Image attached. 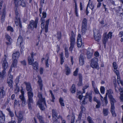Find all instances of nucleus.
I'll return each mask as SVG.
<instances>
[{
    "label": "nucleus",
    "instance_id": "4be33fe9",
    "mask_svg": "<svg viewBox=\"0 0 123 123\" xmlns=\"http://www.w3.org/2000/svg\"><path fill=\"white\" fill-rule=\"evenodd\" d=\"M45 59V62L46 66L47 67H48L49 66V54H47L46 55Z\"/></svg>",
    "mask_w": 123,
    "mask_h": 123
},
{
    "label": "nucleus",
    "instance_id": "393cba45",
    "mask_svg": "<svg viewBox=\"0 0 123 123\" xmlns=\"http://www.w3.org/2000/svg\"><path fill=\"white\" fill-rule=\"evenodd\" d=\"M24 83L26 86V89L27 91H31V88L30 84L29 83L26 82H24Z\"/></svg>",
    "mask_w": 123,
    "mask_h": 123
},
{
    "label": "nucleus",
    "instance_id": "f257e3e1",
    "mask_svg": "<svg viewBox=\"0 0 123 123\" xmlns=\"http://www.w3.org/2000/svg\"><path fill=\"white\" fill-rule=\"evenodd\" d=\"M107 92L106 93V95L108 94V97L110 99L111 103V111L113 116L114 117L116 116V114L115 113L114 110V103L116 101L111 95V94L113 93L112 90L110 89L109 90H107Z\"/></svg>",
    "mask_w": 123,
    "mask_h": 123
},
{
    "label": "nucleus",
    "instance_id": "864d4df0",
    "mask_svg": "<svg viewBox=\"0 0 123 123\" xmlns=\"http://www.w3.org/2000/svg\"><path fill=\"white\" fill-rule=\"evenodd\" d=\"M77 45L78 47H80L82 45V42L77 41Z\"/></svg>",
    "mask_w": 123,
    "mask_h": 123
},
{
    "label": "nucleus",
    "instance_id": "7c9ffc66",
    "mask_svg": "<svg viewBox=\"0 0 123 123\" xmlns=\"http://www.w3.org/2000/svg\"><path fill=\"white\" fill-rule=\"evenodd\" d=\"M71 36L70 38V42H75V37L74 34L73 32L71 33Z\"/></svg>",
    "mask_w": 123,
    "mask_h": 123
},
{
    "label": "nucleus",
    "instance_id": "f3484780",
    "mask_svg": "<svg viewBox=\"0 0 123 123\" xmlns=\"http://www.w3.org/2000/svg\"><path fill=\"white\" fill-rule=\"evenodd\" d=\"M16 19L15 20V24L17 26H19L21 28H22V26L21 25V22L20 21V19L19 17L17 18L16 17Z\"/></svg>",
    "mask_w": 123,
    "mask_h": 123
},
{
    "label": "nucleus",
    "instance_id": "58836bf2",
    "mask_svg": "<svg viewBox=\"0 0 123 123\" xmlns=\"http://www.w3.org/2000/svg\"><path fill=\"white\" fill-rule=\"evenodd\" d=\"M103 113L105 116H107L108 114V110L107 109H104L103 110Z\"/></svg>",
    "mask_w": 123,
    "mask_h": 123
},
{
    "label": "nucleus",
    "instance_id": "69168bd1",
    "mask_svg": "<svg viewBox=\"0 0 123 123\" xmlns=\"http://www.w3.org/2000/svg\"><path fill=\"white\" fill-rule=\"evenodd\" d=\"M75 117L74 115L72 117V120L71 123H74V119Z\"/></svg>",
    "mask_w": 123,
    "mask_h": 123
},
{
    "label": "nucleus",
    "instance_id": "20e7f679",
    "mask_svg": "<svg viewBox=\"0 0 123 123\" xmlns=\"http://www.w3.org/2000/svg\"><path fill=\"white\" fill-rule=\"evenodd\" d=\"M38 97L39 100L38 101L37 105H39L40 108L42 110H43L45 109L44 106H46L45 98H43L41 93H39Z\"/></svg>",
    "mask_w": 123,
    "mask_h": 123
},
{
    "label": "nucleus",
    "instance_id": "37998d69",
    "mask_svg": "<svg viewBox=\"0 0 123 123\" xmlns=\"http://www.w3.org/2000/svg\"><path fill=\"white\" fill-rule=\"evenodd\" d=\"M82 41L81 35L80 34H79L77 37V41L82 42Z\"/></svg>",
    "mask_w": 123,
    "mask_h": 123
},
{
    "label": "nucleus",
    "instance_id": "338daca9",
    "mask_svg": "<svg viewBox=\"0 0 123 123\" xmlns=\"http://www.w3.org/2000/svg\"><path fill=\"white\" fill-rule=\"evenodd\" d=\"M39 70L40 74H42L43 72V68L41 67L40 68Z\"/></svg>",
    "mask_w": 123,
    "mask_h": 123
},
{
    "label": "nucleus",
    "instance_id": "6ab92c4d",
    "mask_svg": "<svg viewBox=\"0 0 123 123\" xmlns=\"http://www.w3.org/2000/svg\"><path fill=\"white\" fill-rule=\"evenodd\" d=\"M65 74L66 75H68L71 72L70 68L67 64L65 65Z\"/></svg>",
    "mask_w": 123,
    "mask_h": 123
},
{
    "label": "nucleus",
    "instance_id": "4c0bfd02",
    "mask_svg": "<svg viewBox=\"0 0 123 123\" xmlns=\"http://www.w3.org/2000/svg\"><path fill=\"white\" fill-rule=\"evenodd\" d=\"M57 118L58 119H61L62 121V123H66V121L65 120L63 119L61 116L60 115L58 116V117H57Z\"/></svg>",
    "mask_w": 123,
    "mask_h": 123
},
{
    "label": "nucleus",
    "instance_id": "473e14b6",
    "mask_svg": "<svg viewBox=\"0 0 123 123\" xmlns=\"http://www.w3.org/2000/svg\"><path fill=\"white\" fill-rule=\"evenodd\" d=\"M75 5V11L76 16L77 17L78 16V9L77 5L76 2L75 1H74Z\"/></svg>",
    "mask_w": 123,
    "mask_h": 123
},
{
    "label": "nucleus",
    "instance_id": "c9c22d12",
    "mask_svg": "<svg viewBox=\"0 0 123 123\" xmlns=\"http://www.w3.org/2000/svg\"><path fill=\"white\" fill-rule=\"evenodd\" d=\"M59 102L61 106H64V104L63 102V100L62 98H59Z\"/></svg>",
    "mask_w": 123,
    "mask_h": 123
},
{
    "label": "nucleus",
    "instance_id": "3c124183",
    "mask_svg": "<svg viewBox=\"0 0 123 123\" xmlns=\"http://www.w3.org/2000/svg\"><path fill=\"white\" fill-rule=\"evenodd\" d=\"M8 111L9 112V114L11 117H13L14 116V115L12 111H10V109H8Z\"/></svg>",
    "mask_w": 123,
    "mask_h": 123
},
{
    "label": "nucleus",
    "instance_id": "49530a36",
    "mask_svg": "<svg viewBox=\"0 0 123 123\" xmlns=\"http://www.w3.org/2000/svg\"><path fill=\"white\" fill-rule=\"evenodd\" d=\"M22 101V106H25L27 104V103L26 99L21 101Z\"/></svg>",
    "mask_w": 123,
    "mask_h": 123
},
{
    "label": "nucleus",
    "instance_id": "a211bd4d",
    "mask_svg": "<svg viewBox=\"0 0 123 123\" xmlns=\"http://www.w3.org/2000/svg\"><path fill=\"white\" fill-rule=\"evenodd\" d=\"M5 6H4V8L2 10V15L1 16V22L2 23H3L4 21V18L5 16Z\"/></svg>",
    "mask_w": 123,
    "mask_h": 123
},
{
    "label": "nucleus",
    "instance_id": "5701e85b",
    "mask_svg": "<svg viewBox=\"0 0 123 123\" xmlns=\"http://www.w3.org/2000/svg\"><path fill=\"white\" fill-rule=\"evenodd\" d=\"M23 42V38L21 36H19L17 39V45L18 46H20Z\"/></svg>",
    "mask_w": 123,
    "mask_h": 123
},
{
    "label": "nucleus",
    "instance_id": "774afa93",
    "mask_svg": "<svg viewBox=\"0 0 123 123\" xmlns=\"http://www.w3.org/2000/svg\"><path fill=\"white\" fill-rule=\"evenodd\" d=\"M119 35L120 37H122L123 36V31H120L119 33Z\"/></svg>",
    "mask_w": 123,
    "mask_h": 123
},
{
    "label": "nucleus",
    "instance_id": "bb28decb",
    "mask_svg": "<svg viewBox=\"0 0 123 123\" xmlns=\"http://www.w3.org/2000/svg\"><path fill=\"white\" fill-rule=\"evenodd\" d=\"M21 94L19 95V97L21 101L25 99V98L24 96V92L23 89H22L21 90Z\"/></svg>",
    "mask_w": 123,
    "mask_h": 123
},
{
    "label": "nucleus",
    "instance_id": "4d7b16f0",
    "mask_svg": "<svg viewBox=\"0 0 123 123\" xmlns=\"http://www.w3.org/2000/svg\"><path fill=\"white\" fill-rule=\"evenodd\" d=\"M15 14L16 15V17L17 18L18 17H19V14L18 13V12L17 10V9L16 8V9L15 10Z\"/></svg>",
    "mask_w": 123,
    "mask_h": 123
},
{
    "label": "nucleus",
    "instance_id": "e2e57ef3",
    "mask_svg": "<svg viewBox=\"0 0 123 123\" xmlns=\"http://www.w3.org/2000/svg\"><path fill=\"white\" fill-rule=\"evenodd\" d=\"M97 104L96 105V107L97 108H98L100 107L101 105V103L100 101L98 102H97Z\"/></svg>",
    "mask_w": 123,
    "mask_h": 123
},
{
    "label": "nucleus",
    "instance_id": "a878e982",
    "mask_svg": "<svg viewBox=\"0 0 123 123\" xmlns=\"http://www.w3.org/2000/svg\"><path fill=\"white\" fill-rule=\"evenodd\" d=\"M3 88L4 87L3 86L0 88L1 90L0 92V99L1 98L3 97L5 95V92L3 89Z\"/></svg>",
    "mask_w": 123,
    "mask_h": 123
},
{
    "label": "nucleus",
    "instance_id": "de8ad7c7",
    "mask_svg": "<svg viewBox=\"0 0 123 123\" xmlns=\"http://www.w3.org/2000/svg\"><path fill=\"white\" fill-rule=\"evenodd\" d=\"M100 91L101 93L104 94L105 93V88L103 86H101L100 88Z\"/></svg>",
    "mask_w": 123,
    "mask_h": 123
},
{
    "label": "nucleus",
    "instance_id": "412c9836",
    "mask_svg": "<svg viewBox=\"0 0 123 123\" xmlns=\"http://www.w3.org/2000/svg\"><path fill=\"white\" fill-rule=\"evenodd\" d=\"M19 52H17L14 53L12 55L13 60H17L19 55Z\"/></svg>",
    "mask_w": 123,
    "mask_h": 123
},
{
    "label": "nucleus",
    "instance_id": "8fccbe9b",
    "mask_svg": "<svg viewBox=\"0 0 123 123\" xmlns=\"http://www.w3.org/2000/svg\"><path fill=\"white\" fill-rule=\"evenodd\" d=\"M113 67L114 70L117 69L118 67L116 64V63L115 62H114L113 63Z\"/></svg>",
    "mask_w": 123,
    "mask_h": 123
},
{
    "label": "nucleus",
    "instance_id": "dca6fc26",
    "mask_svg": "<svg viewBox=\"0 0 123 123\" xmlns=\"http://www.w3.org/2000/svg\"><path fill=\"white\" fill-rule=\"evenodd\" d=\"M5 37L6 39L9 42H6V44L8 45H11L12 42V39L10 36L8 34H6L5 35Z\"/></svg>",
    "mask_w": 123,
    "mask_h": 123
},
{
    "label": "nucleus",
    "instance_id": "7ed1b4c3",
    "mask_svg": "<svg viewBox=\"0 0 123 123\" xmlns=\"http://www.w3.org/2000/svg\"><path fill=\"white\" fill-rule=\"evenodd\" d=\"M6 56L5 55L4 58L2 59L1 63L3 68L4 69L1 72H0V80H2L4 77L6 73L5 69L7 68L8 67V63L6 60Z\"/></svg>",
    "mask_w": 123,
    "mask_h": 123
},
{
    "label": "nucleus",
    "instance_id": "6e6d98bb",
    "mask_svg": "<svg viewBox=\"0 0 123 123\" xmlns=\"http://www.w3.org/2000/svg\"><path fill=\"white\" fill-rule=\"evenodd\" d=\"M7 30L8 31H10L12 32L13 31L12 28L10 26H8L7 27Z\"/></svg>",
    "mask_w": 123,
    "mask_h": 123
},
{
    "label": "nucleus",
    "instance_id": "bf43d9fd",
    "mask_svg": "<svg viewBox=\"0 0 123 123\" xmlns=\"http://www.w3.org/2000/svg\"><path fill=\"white\" fill-rule=\"evenodd\" d=\"M14 104L15 106L18 104L19 106L20 105V104H19V102L16 99H15L14 100Z\"/></svg>",
    "mask_w": 123,
    "mask_h": 123
},
{
    "label": "nucleus",
    "instance_id": "72a5a7b5",
    "mask_svg": "<svg viewBox=\"0 0 123 123\" xmlns=\"http://www.w3.org/2000/svg\"><path fill=\"white\" fill-rule=\"evenodd\" d=\"M13 62L12 64L11 67L14 68L16 67V65L17 62V60H13Z\"/></svg>",
    "mask_w": 123,
    "mask_h": 123
},
{
    "label": "nucleus",
    "instance_id": "2f4dec72",
    "mask_svg": "<svg viewBox=\"0 0 123 123\" xmlns=\"http://www.w3.org/2000/svg\"><path fill=\"white\" fill-rule=\"evenodd\" d=\"M65 53L66 57L68 58L69 56V53L67 48L66 47L65 49Z\"/></svg>",
    "mask_w": 123,
    "mask_h": 123
},
{
    "label": "nucleus",
    "instance_id": "aec40b11",
    "mask_svg": "<svg viewBox=\"0 0 123 123\" xmlns=\"http://www.w3.org/2000/svg\"><path fill=\"white\" fill-rule=\"evenodd\" d=\"M93 52L91 49L88 50L87 51L86 55L88 58L90 59L92 56Z\"/></svg>",
    "mask_w": 123,
    "mask_h": 123
},
{
    "label": "nucleus",
    "instance_id": "79ce46f5",
    "mask_svg": "<svg viewBox=\"0 0 123 123\" xmlns=\"http://www.w3.org/2000/svg\"><path fill=\"white\" fill-rule=\"evenodd\" d=\"M87 120L89 123H94L92 118L90 116H88L87 117Z\"/></svg>",
    "mask_w": 123,
    "mask_h": 123
},
{
    "label": "nucleus",
    "instance_id": "e433bc0d",
    "mask_svg": "<svg viewBox=\"0 0 123 123\" xmlns=\"http://www.w3.org/2000/svg\"><path fill=\"white\" fill-rule=\"evenodd\" d=\"M57 35L58 40H59L61 39V38L62 34L61 32L60 31L58 32Z\"/></svg>",
    "mask_w": 123,
    "mask_h": 123
},
{
    "label": "nucleus",
    "instance_id": "1a4fd4ad",
    "mask_svg": "<svg viewBox=\"0 0 123 123\" xmlns=\"http://www.w3.org/2000/svg\"><path fill=\"white\" fill-rule=\"evenodd\" d=\"M14 1L16 5L21 6L23 7H25L27 4L26 0H14Z\"/></svg>",
    "mask_w": 123,
    "mask_h": 123
},
{
    "label": "nucleus",
    "instance_id": "0eeeda50",
    "mask_svg": "<svg viewBox=\"0 0 123 123\" xmlns=\"http://www.w3.org/2000/svg\"><path fill=\"white\" fill-rule=\"evenodd\" d=\"M38 18H36L34 22L33 20L31 21L28 26V28L32 29H33L34 28H36L37 27V24L38 23Z\"/></svg>",
    "mask_w": 123,
    "mask_h": 123
},
{
    "label": "nucleus",
    "instance_id": "39448f33",
    "mask_svg": "<svg viewBox=\"0 0 123 123\" xmlns=\"http://www.w3.org/2000/svg\"><path fill=\"white\" fill-rule=\"evenodd\" d=\"M28 96V99L27 100V103L29 108L30 109H31V105L33 103V94L31 91H29L27 93Z\"/></svg>",
    "mask_w": 123,
    "mask_h": 123
},
{
    "label": "nucleus",
    "instance_id": "13d9d810",
    "mask_svg": "<svg viewBox=\"0 0 123 123\" xmlns=\"http://www.w3.org/2000/svg\"><path fill=\"white\" fill-rule=\"evenodd\" d=\"M113 71L116 73L117 76L119 75V71L117 70V69L114 70Z\"/></svg>",
    "mask_w": 123,
    "mask_h": 123
},
{
    "label": "nucleus",
    "instance_id": "ea45409f",
    "mask_svg": "<svg viewBox=\"0 0 123 123\" xmlns=\"http://www.w3.org/2000/svg\"><path fill=\"white\" fill-rule=\"evenodd\" d=\"M70 46L69 48V50L72 51V49L74 47V44L75 42H70Z\"/></svg>",
    "mask_w": 123,
    "mask_h": 123
},
{
    "label": "nucleus",
    "instance_id": "680f3d73",
    "mask_svg": "<svg viewBox=\"0 0 123 123\" xmlns=\"http://www.w3.org/2000/svg\"><path fill=\"white\" fill-rule=\"evenodd\" d=\"M80 109H81V112H83L85 111V108L83 106H81Z\"/></svg>",
    "mask_w": 123,
    "mask_h": 123
},
{
    "label": "nucleus",
    "instance_id": "c03bdc74",
    "mask_svg": "<svg viewBox=\"0 0 123 123\" xmlns=\"http://www.w3.org/2000/svg\"><path fill=\"white\" fill-rule=\"evenodd\" d=\"M89 87V85L88 84L84 86L82 88L83 93H85V90L86 89Z\"/></svg>",
    "mask_w": 123,
    "mask_h": 123
},
{
    "label": "nucleus",
    "instance_id": "ddd939ff",
    "mask_svg": "<svg viewBox=\"0 0 123 123\" xmlns=\"http://www.w3.org/2000/svg\"><path fill=\"white\" fill-rule=\"evenodd\" d=\"M88 96H87V95L85 96H83L81 94L79 95L78 98L80 99V100H81L82 98H83L84 100L82 101V104H85L87 103V102L86 101V99H87Z\"/></svg>",
    "mask_w": 123,
    "mask_h": 123
},
{
    "label": "nucleus",
    "instance_id": "f704fd0d",
    "mask_svg": "<svg viewBox=\"0 0 123 123\" xmlns=\"http://www.w3.org/2000/svg\"><path fill=\"white\" fill-rule=\"evenodd\" d=\"M87 21V20L85 18H84L82 21V26H86Z\"/></svg>",
    "mask_w": 123,
    "mask_h": 123
},
{
    "label": "nucleus",
    "instance_id": "423d86ee",
    "mask_svg": "<svg viewBox=\"0 0 123 123\" xmlns=\"http://www.w3.org/2000/svg\"><path fill=\"white\" fill-rule=\"evenodd\" d=\"M98 59L96 58H94L92 59L91 61V66L93 68L98 69L99 67L98 63Z\"/></svg>",
    "mask_w": 123,
    "mask_h": 123
},
{
    "label": "nucleus",
    "instance_id": "a18cd8bd",
    "mask_svg": "<svg viewBox=\"0 0 123 123\" xmlns=\"http://www.w3.org/2000/svg\"><path fill=\"white\" fill-rule=\"evenodd\" d=\"M72 92L73 93H74L75 92V85L73 84L72 85Z\"/></svg>",
    "mask_w": 123,
    "mask_h": 123
},
{
    "label": "nucleus",
    "instance_id": "603ef678",
    "mask_svg": "<svg viewBox=\"0 0 123 123\" xmlns=\"http://www.w3.org/2000/svg\"><path fill=\"white\" fill-rule=\"evenodd\" d=\"M94 91L95 93L96 94H99V95H100V94L99 93V92L97 88L95 87L94 88Z\"/></svg>",
    "mask_w": 123,
    "mask_h": 123
},
{
    "label": "nucleus",
    "instance_id": "5fc2aeb1",
    "mask_svg": "<svg viewBox=\"0 0 123 123\" xmlns=\"http://www.w3.org/2000/svg\"><path fill=\"white\" fill-rule=\"evenodd\" d=\"M112 33L111 32H109L107 36L108 38H111L112 36Z\"/></svg>",
    "mask_w": 123,
    "mask_h": 123
},
{
    "label": "nucleus",
    "instance_id": "9d476101",
    "mask_svg": "<svg viewBox=\"0 0 123 123\" xmlns=\"http://www.w3.org/2000/svg\"><path fill=\"white\" fill-rule=\"evenodd\" d=\"M94 36L95 40L98 42L100 39L101 36L100 34L98 33V30H94Z\"/></svg>",
    "mask_w": 123,
    "mask_h": 123
},
{
    "label": "nucleus",
    "instance_id": "cd10ccee",
    "mask_svg": "<svg viewBox=\"0 0 123 123\" xmlns=\"http://www.w3.org/2000/svg\"><path fill=\"white\" fill-rule=\"evenodd\" d=\"M32 65V68L35 70H36L38 68V63L37 62H35Z\"/></svg>",
    "mask_w": 123,
    "mask_h": 123
},
{
    "label": "nucleus",
    "instance_id": "4468645a",
    "mask_svg": "<svg viewBox=\"0 0 123 123\" xmlns=\"http://www.w3.org/2000/svg\"><path fill=\"white\" fill-rule=\"evenodd\" d=\"M85 58L84 55L83 54L80 55L79 57V64L81 66L83 65L84 63V59Z\"/></svg>",
    "mask_w": 123,
    "mask_h": 123
},
{
    "label": "nucleus",
    "instance_id": "052dcab7",
    "mask_svg": "<svg viewBox=\"0 0 123 123\" xmlns=\"http://www.w3.org/2000/svg\"><path fill=\"white\" fill-rule=\"evenodd\" d=\"M78 69V68H76L75 71L74 72V76H76L77 75Z\"/></svg>",
    "mask_w": 123,
    "mask_h": 123
},
{
    "label": "nucleus",
    "instance_id": "6e6552de",
    "mask_svg": "<svg viewBox=\"0 0 123 123\" xmlns=\"http://www.w3.org/2000/svg\"><path fill=\"white\" fill-rule=\"evenodd\" d=\"M15 113L16 116L17 118L18 123H21L23 119V115L22 112L21 111H19L17 114L16 112L15 111Z\"/></svg>",
    "mask_w": 123,
    "mask_h": 123
},
{
    "label": "nucleus",
    "instance_id": "f03ea898",
    "mask_svg": "<svg viewBox=\"0 0 123 123\" xmlns=\"http://www.w3.org/2000/svg\"><path fill=\"white\" fill-rule=\"evenodd\" d=\"M42 15L43 17H41L40 20L41 28L42 30L44 29L45 32H48V27L49 23V19L46 21L45 25L44 26L45 20L44 18L46 17V13L45 12H43L42 13Z\"/></svg>",
    "mask_w": 123,
    "mask_h": 123
},
{
    "label": "nucleus",
    "instance_id": "f8f14e48",
    "mask_svg": "<svg viewBox=\"0 0 123 123\" xmlns=\"http://www.w3.org/2000/svg\"><path fill=\"white\" fill-rule=\"evenodd\" d=\"M31 56H29L28 58V61L29 64L31 65L33 63L34 59L33 58V57L35 55L33 53L31 52Z\"/></svg>",
    "mask_w": 123,
    "mask_h": 123
},
{
    "label": "nucleus",
    "instance_id": "a19ab883",
    "mask_svg": "<svg viewBox=\"0 0 123 123\" xmlns=\"http://www.w3.org/2000/svg\"><path fill=\"white\" fill-rule=\"evenodd\" d=\"M86 26H82L81 32L82 33L84 34L86 31Z\"/></svg>",
    "mask_w": 123,
    "mask_h": 123
},
{
    "label": "nucleus",
    "instance_id": "09e8293b",
    "mask_svg": "<svg viewBox=\"0 0 123 123\" xmlns=\"http://www.w3.org/2000/svg\"><path fill=\"white\" fill-rule=\"evenodd\" d=\"M89 6L90 8L92 10L94 8V6L92 4H91L90 5V4L89 2H88V4L87 6V7Z\"/></svg>",
    "mask_w": 123,
    "mask_h": 123
},
{
    "label": "nucleus",
    "instance_id": "c85d7f7f",
    "mask_svg": "<svg viewBox=\"0 0 123 123\" xmlns=\"http://www.w3.org/2000/svg\"><path fill=\"white\" fill-rule=\"evenodd\" d=\"M108 37H107L106 34H105L104 35L103 39V42L104 44V46H105V44L106 42L108 40Z\"/></svg>",
    "mask_w": 123,
    "mask_h": 123
},
{
    "label": "nucleus",
    "instance_id": "c756f323",
    "mask_svg": "<svg viewBox=\"0 0 123 123\" xmlns=\"http://www.w3.org/2000/svg\"><path fill=\"white\" fill-rule=\"evenodd\" d=\"M52 112L53 120H55V119H56V117H57V118L58 116H57V113L55 110H52Z\"/></svg>",
    "mask_w": 123,
    "mask_h": 123
},
{
    "label": "nucleus",
    "instance_id": "9b49d317",
    "mask_svg": "<svg viewBox=\"0 0 123 123\" xmlns=\"http://www.w3.org/2000/svg\"><path fill=\"white\" fill-rule=\"evenodd\" d=\"M13 76L9 73L8 74V77L7 79V83L8 84V85L11 88L12 87L13 83Z\"/></svg>",
    "mask_w": 123,
    "mask_h": 123
},
{
    "label": "nucleus",
    "instance_id": "b1692460",
    "mask_svg": "<svg viewBox=\"0 0 123 123\" xmlns=\"http://www.w3.org/2000/svg\"><path fill=\"white\" fill-rule=\"evenodd\" d=\"M37 117L39 119L40 123H48L47 122L44 121L43 117L39 114H37Z\"/></svg>",
    "mask_w": 123,
    "mask_h": 123
},
{
    "label": "nucleus",
    "instance_id": "0e129e2a",
    "mask_svg": "<svg viewBox=\"0 0 123 123\" xmlns=\"http://www.w3.org/2000/svg\"><path fill=\"white\" fill-rule=\"evenodd\" d=\"M38 78L39 79V80L38 81V82L39 84V85L42 84V80L41 78H39V77H38Z\"/></svg>",
    "mask_w": 123,
    "mask_h": 123
},
{
    "label": "nucleus",
    "instance_id": "2eb2a0df",
    "mask_svg": "<svg viewBox=\"0 0 123 123\" xmlns=\"http://www.w3.org/2000/svg\"><path fill=\"white\" fill-rule=\"evenodd\" d=\"M5 120V116L3 112L0 111V123H4Z\"/></svg>",
    "mask_w": 123,
    "mask_h": 123
}]
</instances>
